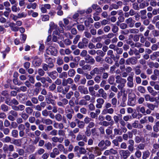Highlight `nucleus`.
<instances>
[{
	"mask_svg": "<svg viewBox=\"0 0 159 159\" xmlns=\"http://www.w3.org/2000/svg\"><path fill=\"white\" fill-rule=\"evenodd\" d=\"M106 149V147L99 148L98 146L92 147L90 148H87L86 150L89 152H93L97 156H99L102 154V151Z\"/></svg>",
	"mask_w": 159,
	"mask_h": 159,
	"instance_id": "1",
	"label": "nucleus"
},
{
	"mask_svg": "<svg viewBox=\"0 0 159 159\" xmlns=\"http://www.w3.org/2000/svg\"><path fill=\"white\" fill-rule=\"evenodd\" d=\"M65 111L67 118L70 120L72 117L73 114L74 112L73 110L70 108L69 106H67L65 109Z\"/></svg>",
	"mask_w": 159,
	"mask_h": 159,
	"instance_id": "2",
	"label": "nucleus"
},
{
	"mask_svg": "<svg viewBox=\"0 0 159 159\" xmlns=\"http://www.w3.org/2000/svg\"><path fill=\"white\" fill-rule=\"evenodd\" d=\"M74 152L80 155L85 154L86 152V149L84 147H80L77 145L75 147Z\"/></svg>",
	"mask_w": 159,
	"mask_h": 159,
	"instance_id": "3",
	"label": "nucleus"
},
{
	"mask_svg": "<svg viewBox=\"0 0 159 159\" xmlns=\"http://www.w3.org/2000/svg\"><path fill=\"white\" fill-rule=\"evenodd\" d=\"M46 52L48 55L51 54L53 56H56L57 51L56 48L52 46H50L46 50Z\"/></svg>",
	"mask_w": 159,
	"mask_h": 159,
	"instance_id": "4",
	"label": "nucleus"
},
{
	"mask_svg": "<svg viewBox=\"0 0 159 159\" xmlns=\"http://www.w3.org/2000/svg\"><path fill=\"white\" fill-rule=\"evenodd\" d=\"M117 153L118 152L116 150L113 148H111L109 149L105 150L103 154L105 156H108L111 155H116Z\"/></svg>",
	"mask_w": 159,
	"mask_h": 159,
	"instance_id": "5",
	"label": "nucleus"
},
{
	"mask_svg": "<svg viewBox=\"0 0 159 159\" xmlns=\"http://www.w3.org/2000/svg\"><path fill=\"white\" fill-rule=\"evenodd\" d=\"M120 156L124 159H126L130 156V152L129 151L126 150H121L119 152Z\"/></svg>",
	"mask_w": 159,
	"mask_h": 159,
	"instance_id": "6",
	"label": "nucleus"
},
{
	"mask_svg": "<svg viewBox=\"0 0 159 159\" xmlns=\"http://www.w3.org/2000/svg\"><path fill=\"white\" fill-rule=\"evenodd\" d=\"M42 62L41 58L37 56H35L34 58V61H33V64L34 66H39L41 64Z\"/></svg>",
	"mask_w": 159,
	"mask_h": 159,
	"instance_id": "7",
	"label": "nucleus"
},
{
	"mask_svg": "<svg viewBox=\"0 0 159 159\" xmlns=\"http://www.w3.org/2000/svg\"><path fill=\"white\" fill-rule=\"evenodd\" d=\"M97 104L96 105V107L98 108H101L104 104L105 101L103 98H99L96 100Z\"/></svg>",
	"mask_w": 159,
	"mask_h": 159,
	"instance_id": "8",
	"label": "nucleus"
},
{
	"mask_svg": "<svg viewBox=\"0 0 159 159\" xmlns=\"http://www.w3.org/2000/svg\"><path fill=\"white\" fill-rule=\"evenodd\" d=\"M59 154L60 151L57 148H55L53 149L52 152L50 153V156L51 158H54L56 156L58 155Z\"/></svg>",
	"mask_w": 159,
	"mask_h": 159,
	"instance_id": "9",
	"label": "nucleus"
},
{
	"mask_svg": "<svg viewBox=\"0 0 159 159\" xmlns=\"http://www.w3.org/2000/svg\"><path fill=\"white\" fill-rule=\"evenodd\" d=\"M78 90L81 93L84 94H87L89 93V91L87 87H84L83 86H79L78 88Z\"/></svg>",
	"mask_w": 159,
	"mask_h": 159,
	"instance_id": "10",
	"label": "nucleus"
},
{
	"mask_svg": "<svg viewBox=\"0 0 159 159\" xmlns=\"http://www.w3.org/2000/svg\"><path fill=\"white\" fill-rule=\"evenodd\" d=\"M98 92L99 93L98 96H101L104 99H106L107 98V93L105 92L102 88H100L98 90Z\"/></svg>",
	"mask_w": 159,
	"mask_h": 159,
	"instance_id": "11",
	"label": "nucleus"
},
{
	"mask_svg": "<svg viewBox=\"0 0 159 159\" xmlns=\"http://www.w3.org/2000/svg\"><path fill=\"white\" fill-rule=\"evenodd\" d=\"M73 83V80L70 78H69L67 79H64L62 80V84L64 86H66L68 84H72Z\"/></svg>",
	"mask_w": 159,
	"mask_h": 159,
	"instance_id": "12",
	"label": "nucleus"
},
{
	"mask_svg": "<svg viewBox=\"0 0 159 159\" xmlns=\"http://www.w3.org/2000/svg\"><path fill=\"white\" fill-rule=\"evenodd\" d=\"M76 139L77 141H80L83 140L85 142H87V137L85 135H83L80 133H79L77 135L76 137Z\"/></svg>",
	"mask_w": 159,
	"mask_h": 159,
	"instance_id": "13",
	"label": "nucleus"
},
{
	"mask_svg": "<svg viewBox=\"0 0 159 159\" xmlns=\"http://www.w3.org/2000/svg\"><path fill=\"white\" fill-rule=\"evenodd\" d=\"M101 72L99 68L96 67H95L90 72V74L91 75L94 76L95 74L99 75L101 74Z\"/></svg>",
	"mask_w": 159,
	"mask_h": 159,
	"instance_id": "14",
	"label": "nucleus"
},
{
	"mask_svg": "<svg viewBox=\"0 0 159 159\" xmlns=\"http://www.w3.org/2000/svg\"><path fill=\"white\" fill-rule=\"evenodd\" d=\"M114 124V121L111 120V121L108 122L106 121H103L102 122H100L99 124L100 125L107 127L109 125L112 126Z\"/></svg>",
	"mask_w": 159,
	"mask_h": 159,
	"instance_id": "15",
	"label": "nucleus"
},
{
	"mask_svg": "<svg viewBox=\"0 0 159 159\" xmlns=\"http://www.w3.org/2000/svg\"><path fill=\"white\" fill-rule=\"evenodd\" d=\"M137 60L136 58L132 57L128 58L126 60V62L127 64L129 65L130 64H134L137 63Z\"/></svg>",
	"mask_w": 159,
	"mask_h": 159,
	"instance_id": "16",
	"label": "nucleus"
},
{
	"mask_svg": "<svg viewBox=\"0 0 159 159\" xmlns=\"http://www.w3.org/2000/svg\"><path fill=\"white\" fill-rule=\"evenodd\" d=\"M47 73L48 76L53 80L55 79L58 76V74L56 71H53L50 72H48Z\"/></svg>",
	"mask_w": 159,
	"mask_h": 159,
	"instance_id": "17",
	"label": "nucleus"
},
{
	"mask_svg": "<svg viewBox=\"0 0 159 159\" xmlns=\"http://www.w3.org/2000/svg\"><path fill=\"white\" fill-rule=\"evenodd\" d=\"M52 141L54 143L59 142V143H62L64 140V138L62 137H57L56 136L52 137L51 138Z\"/></svg>",
	"mask_w": 159,
	"mask_h": 159,
	"instance_id": "18",
	"label": "nucleus"
},
{
	"mask_svg": "<svg viewBox=\"0 0 159 159\" xmlns=\"http://www.w3.org/2000/svg\"><path fill=\"white\" fill-rule=\"evenodd\" d=\"M128 81L127 84L128 86L130 88H132L133 87V78L131 76H129L127 78Z\"/></svg>",
	"mask_w": 159,
	"mask_h": 159,
	"instance_id": "19",
	"label": "nucleus"
},
{
	"mask_svg": "<svg viewBox=\"0 0 159 159\" xmlns=\"http://www.w3.org/2000/svg\"><path fill=\"white\" fill-rule=\"evenodd\" d=\"M159 57V52H154L150 56V58L152 61H154L157 59V57Z\"/></svg>",
	"mask_w": 159,
	"mask_h": 159,
	"instance_id": "20",
	"label": "nucleus"
},
{
	"mask_svg": "<svg viewBox=\"0 0 159 159\" xmlns=\"http://www.w3.org/2000/svg\"><path fill=\"white\" fill-rule=\"evenodd\" d=\"M9 26L11 28V30L14 32L17 31L19 30V28L16 26L15 24L13 23H10L9 25Z\"/></svg>",
	"mask_w": 159,
	"mask_h": 159,
	"instance_id": "21",
	"label": "nucleus"
},
{
	"mask_svg": "<svg viewBox=\"0 0 159 159\" xmlns=\"http://www.w3.org/2000/svg\"><path fill=\"white\" fill-rule=\"evenodd\" d=\"M148 90L149 92L152 96H155L158 94V92L154 90L153 88L150 86L148 87Z\"/></svg>",
	"mask_w": 159,
	"mask_h": 159,
	"instance_id": "22",
	"label": "nucleus"
},
{
	"mask_svg": "<svg viewBox=\"0 0 159 159\" xmlns=\"http://www.w3.org/2000/svg\"><path fill=\"white\" fill-rule=\"evenodd\" d=\"M75 120L77 121V126L78 127L81 129H83L85 125L84 122L82 121L79 120L77 119H76Z\"/></svg>",
	"mask_w": 159,
	"mask_h": 159,
	"instance_id": "23",
	"label": "nucleus"
},
{
	"mask_svg": "<svg viewBox=\"0 0 159 159\" xmlns=\"http://www.w3.org/2000/svg\"><path fill=\"white\" fill-rule=\"evenodd\" d=\"M42 122L43 123L47 125H50L52 123V121L49 119H44L42 118Z\"/></svg>",
	"mask_w": 159,
	"mask_h": 159,
	"instance_id": "24",
	"label": "nucleus"
},
{
	"mask_svg": "<svg viewBox=\"0 0 159 159\" xmlns=\"http://www.w3.org/2000/svg\"><path fill=\"white\" fill-rule=\"evenodd\" d=\"M149 67L152 68L155 67L156 68H158L159 67V64L157 62H154L153 61L150 62L148 64Z\"/></svg>",
	"mask_w": 159,
	"mask_h": 159,
	"instance_id": "25",
	"label": "nucleus"
},
{
	"mask_svg": "<svg viewBox=\"0 0 159 159\" xmlns=\"http://www.w3.org/2000/svg\"><path fill=\"white\" fill-rule=\"evenodd\" d=\"M132 19L131 17L125 20V22L130 27H132L134 26V23L132 22Z\"/></svg>",
	"mask_w": 159,
	"mask_h": 159,
	"instance_id": "26",
	"label": "nucleus"
},
{
	"mask_svg": "<svg viewBox=\"0 0 159 159\" xmlns=\"http://www.w3.org/2000/svg\"><path fill=\"white\" fill-rule=\"evenodd\" d=\"M45 152V150L42 148H38L35 152V155L40 156L43 154Z\"/></svg>",
	"mask_w": 159,
	"mask_h": 159,
	"instance_id": "27",
	"label": "nucleus"
},
{
	"mask_svg": "<svg viewBox=\"0 0 159 159\" xmlns=\"http://www.w3.org/2000/svg\"><path fill=\"white\" fill-rule=\"evenodd\" d=\"M135 95L133 93H129L128 95V101H135Z\"/></svg>",
	"mask_w": 159,
	"mask_h": 159,
	"instance_id": "28",
	"label": "nucleus"
},
{
	"mask_svg": "<svg viewBox=\"0 0 159 159\" xmlns=\"http://www.w3.org/2000/svg\"><path fill=\"white\" fill-rule=\"evenodd\" d=\"M37 6V4L35 2L30 3L27 5L26 8L28 9L32 8L33 9H35L36 8Z\"/></svg>",
	"mask_w": 159,
	"mask_h": 159,
	"instance_id": "29",
	"label": "nucleus"
},
{
	"mask_svg": "<svg viewBox=\"0 0 159 159\" xmlns=\"http://www.w3.org/2000/svg\"><path fill=\"white\" fill-rule=\"evenodd\" d=\"M75 74V70L72 69H70L68 72V75L69 77H73Z\"/></svg>",
	"mask_w": 159,
	"mask_h": 159,
	"instance_id": "30",
	"label": "nucleus"
},
{
	"mask_svg": "<svg viewBox=\"0 0 159 159\" xmlns=\"http://www.w3.org/2000/svg\"><path fill=\"white\" fill-rule=\"evenodd\" d=\"M27 16V13L26 12H22L17 14L18 18H25Z\"/></svg>",
	"mask_w": 159,
	"mask_h": 159,
	"instance_id": "31",
	"label": "nucleus"
},
{
	"mask_svg": "<svg viewBox=\"0 0 159 159\" xmlns=\"http://www.w3.org/2000/svg\"><path fill=\"white\" fill-rule=\"evenodd\" d=\"M144 96L145 100L147 101H150L151 102H153L155 100L154 98L151 97L150 96L149 94L144 95Z\"/></svg>",
	"mask_w": 159,
	"mask_h": 159,
	"instance_id": "32",
	"label": "nucleus"
},
{
	"mask_svg": "<svg viewBox=\"0 0 159 159\" xmlns=\"http://www.w3.org/2000/svg\"><path fill=\"white\" fill-rule=\"evenodd\" d=\"M50 26L51 30H49L48 32L51 33L52 32V30L56 29V30L57 28V25H55L53 22H51L50 24Z\"/></svg>",
	"mask_w": 159,
	"mask_h": 159,
	"instance_id": "33",
	"label": "nucleus"
},
{
	"mask_svg": "<svg viewBox=\"0 0 159 159\" xmlns=\"http://www.w3.org/2000/svg\"><path fill=\"white\" fill-rule=\"evenodd\" d=\"M21 141L20 139H15L13 141V143L18 146H21Z\"/></svg>",
	"mask_w": 159,
	"mask_h": 159,
	"instance_id": "34",
	"label": "nucleus"
},
{
	"mask_svg": "<svg viewBox=\"0 0 159 159\" xmlns=\"http://www.w3.org/2000/svg\"><path fill=\"white\" fill-rule=\"evenodd\" d=\"M44 146L48 150H50L52 148V143L49 142L46 143L44 145Z\"/></svg>",
	"mask_w": 159,
	"mask_h": 159,
	"instance_id": "35",
	"label": "nucleus"
},
{
	"mask_svg": "<svg viewBox=\"0 0 159 159\" xmlns=\"http://www.w3.org/2000/svg\"><path fill=\"white\" fill-rule=\"evenodd\" d=\"M111 105L114 107H116L117 99L116 98H113L111 99Z\"/></svg>",
	"mask_w": 159,
	"mask_h": 159,
	"instance_id": "36",
	"label": "nucleus"
},
{
	"mask_svg": "<svg viewBox=\"0 0 159 159\" xmlns=\"http://www.w3.org/2000/svg\"><path fill=\"white\" fill-rule=\"evenodd\" d=\"M114 134L116 135H120L122 133V131L121 130V129L120 128H115L114 129Z\"/></svg>",
	"mask_w": 159,
	"mask_h": 159,
	"instance_id": "37",
	"label": "nucleus"
},
{
	"mask_svg": "<svg viewBox=\"0 0 159 159\" xmlns=\"http://www.w3.org/2000/svg\"><path fill=\"white\" fill-rule=\"evenodd\" d=\"M141 17L142 19H145L147 18L146 11L143 10L140 11Z\"/></svg>",
	"mask_w": 159,
	"mask_h": 159,
	"instance_id": "38",
	"label": "nucleus"
},
{
	"mask_svg": "<svg viewBox=\"0 0 159 159\" xmlns=\"http://www.w3.org/2000/svg\"><path fill=\"white\" fill-rule=\"evenodd\" d=\"M147 106L148 108L150 109L151 110H154L155 107H158V105H156L154 104H153L151 103H148L147 104Z\"/></svg>",
	"mask_w": 159,
	"mask_h": 159,
	"instance_id": "39",
	"label": "nucleus"
},
{
	"mask_svg": "<svg viewBox=\"0 0 159 159\" xmlns=\"http://www.w3.org/2000/svg\"><path fill=\"white\" fill-rule=\"evenodd\" d=\"M11 9L12 11L13 12H16L19 11L20 9L19 7L18 8L16 5L12 6Z\"/></svg>",
	"mask_w": 159,
	"mask_h": 159,
	"instance_id": "40",
	"label": "nucleus"
},
{
	"mask_svg": "<svg viewBox=\"0 0 159 159\" xmlns=\"http://www.w3.org/2000/svg\"><path fill=\"white\" fill-rule=\"evenodd\" d=\"M102 39V38L100 36L97 37H93L92 39V41L93 43H96L100 41Z\"/></svg>",
	"mask_w": 159,
	"mask_h": 159,
	"instance_id": "41",
	"label": "nucleus"
},
{
	"mask_svg": "<svg viewBox=\"0 0 159 159\" xmlns=\"http://www.w3.org/2000/svg\"><path fill=\"white\" fill-rule=\"evenodd\" d=\"M94 89L93 86H90L89 87V90L90 95L93 96L95 94V91L94 90Z\"/></svg>",
	"mask_w": 159,
	"mask_h": 159,
	"instance_id": "42",
	"label": "nucleus"
},
{
	"mask_svg": "<svg viewBox=\"0 0 159 159\" xmlns=\"http://www.w3.org/2000/svg\"><path fill=\"white\" fill-rule=\"evenodd\" d=\"M82 69L84 70H88L90 71L91 69V66L89 64H86L82 66Z\"/></svg>",
	"mask_w": 159,
	"mask_h": 159,
	"instance_id": "43",
	"label": "nucleus"
},
{
	"mask_svg": "<svg viewBox=\"0 0 159 159\" xmlns=\"http://www.w3.org/2000/svg\"><path fill=\"white\" fill-rule=\"evenodd\" d=\"M1 109L4 112L8 111L9 109L8 107L5 104H2L1 106Z\"/></svg>",
	"mask_w": 159,
	"mask_h": 159,
	"instance_id": "44",
	"label": "nucleus"
},
{
	"mask_svg": "<svg viewBox=\"0 0 159 159\" xmlns=\"http://www.w3.org/2000/svg\"><path fill=\"white\" fill-rule=\"evenodd\" d=\"M11 134L13 137L17 138L18 136V131L16 129L13 130L11 132Z\"/></svg>",
	"mask_w": 159,
	"mask_h": 159,
	"instance_id": "45",
	"label": "nucleus"
},
{
	"mask_svg": "<svg viewBox=\"0 0 159 159\" xmlns=\"http://www.w3.org/2000/svg\"><path fill=\"white\" fill-rule=\"evenodd\" d=\"M16 152L18 153L19 155L23 156L25 153V151L22 149L17 148L16 151Z\"/></svg>",
	"mask_w": 159,
	"mask_h": 159,
	"instance_id": "46",
	"label": "nucleus"
},
{
	"mask_svg": "<svg viewBox=\"0 0 159 159\" xmlns=\"http://www.w3.org/2000/svg\"><path fill=\"white\" fill-rule=\"evenodd\" d=\"M115 78L112 76H110L108 80V83L110 84H113L115 81Z\"/></svg>",
	"mask_w": 159,
	"mask_h": 159,
	"instance_id": "47",
	"label": "nucleus"
},
{
	"mask_svg": "<svg viewBox=\"0 0 159 159\" xmlns=\"http://www.w3.org/2000/svg\"><path fill=\"white\" fill-rule=\"evenodd\" d=\"M59 75V77L60 78H66L67 77V74L66 72H63L62 73H61Z\"/></svg>",
	"mask_w": 159,
	"mask_h": 159,
	"instance_id": "48",
	"label": "nucleus"
},
{
	"mask_svg": "<svg viewBox=\"0 0 159 159\" xmlns=\"http://www.w3.org/2000/svg\"><path fill=\"white\" fill-rule=\"evenodd\" d=\"M150 152L148 151H146L143 152V159H146L149 155Z\"/></svg>",
	"mask_w": 159,
	"mask_h": 159,
	"instance_id": "49",
	"label": "nucleus"
},
{
	"mask_svg": "<svg viewBox=\"0 0 159 159\" xmlns=\"http://www.w3.org/2000/svg\"><path fill=\"white\" fill-rule=\"evenodd\" d=\"M57 63L59 66L63 64V61L62 59L60 57H58L57 59Z\"/></svg>",
	"mask_w": 159,
	"mask_h": 159,
	"instance_id": "50",
	"label": "nucleus"
},
{
	"mask_svg": "<svg viewBox=\"0 0 159 159\" xmlns=\"http://www.w3.org/2000/svg\"><path fill=\"white\" fill-rule=\"evenodd\" d=\"M11 138L9 136H6L4 138L2 139V141L3 142L8 143L11 141Z\"/></svg>",
	"mask_w": 159,
	"mask_h": 159,
	"instance_id": "51",
	"label": "nucleus"
},
{
	"mask_svg": "<svg viewBox=\"0 0 159 159\" xmlns=\"http://www.w3.org/2000/svg\"><path fill=\"white\" fill-rule=\"evenodd\" d=\"M73 94L74 93L73 91H70L69 93L66 94V97L67 99H70Z\"/></svg>",
	"mask_w": 159,
	"mask_h": 159,
	"instance_id": "52",
	"label": "nucleus"
},
{
	"mask_svg": "<svg viewBox=\"0 0 159 159\" xmlns=\"http://www.w3.org/2000/svg\"><path fill=\"white\" fill-rule=\"evenodd\" d=\"M55 118L57 121H60L62 119V116L61 114H58L55 116Z\"/></svg>",
	"mask_w": 159,
	"mask_h": 159,
	"instance_id": "53",
	"label": "nucleus"
},
{
	"mask_svg": "<svg viewBox=\"0 0 159 159\" xmlns=\"http://www.w3.org/2000/svg\"><path fill=\"white\" fill-rule=\"evenodd\" d=\"M80 36L79 35H77L76 36L75 38L74 39L73 41V43L74 44H76L80 39Z\"/></svg>",
	"mask_w": 159,
	"mask_h": 159,
	"instance_id": "54",
	"label": "nucleus"
},
{
	"mask_svg": "<svg viewBox=\"0 0 159 159\" xmlns=\"http://www.w3.org/2000/svg\"><path fill=\"white\" fill-rule=\"evenodd\" d=\"M9 114H11L15 117H17L18 116V113L14 110H12L9 112Z\"/></svg>",
	"mask_w": 159,
	"mask_h": 159,
	"instance_id": "55",
	"label": "nucleus"
},
{
	"mask_svg": "<svg viewBox=\"0 0 159 159\" xmlns=\"http://www.w3.org/2000/svg\"><path fill=\"white\" fill-rule=\"evenodd\" d=\"M42 20L43 21H46L49 20V16L48 15H44L42 16Z\"/></svg>",
	"mask_w": 159,
	"mask_h": 159,
	"instance_id": "56",
	"label": "nucleus"
},
{
	"mask_svg": "<svg viewBox=\"0 0 159 159\" xmlns=\"http://www.w3.org/2000/svg\"><path fill=\"white\" fill-rule=\"evenodd\" d=\"M111 142L108 140H106L105 141V145L103 147H106V149L107 147H109L111 146Z\"/></svg>",
	"mask_w": 159,
	"mask_h": 159,
	"instance_id": "57",
	"label": "nucleus"
},
{
	"mask_svg": "<svg viewBox=\"0 0 159 159\" xmlns=\"http://www.w3.org/2000/svg\"><path fill=\"white\" fill-rule=\"evenodd\" d=\"M79 104L80 105H86L87 104V102L85 99H82L80 101Z\"/></svg>",
	"mask_w": 159,
	"mask_h": 159,
	"instance_id": "58",
	"label": "nucleus"
},
{
	"mask_svg": "<svg viewBox=\"0 0 159 159\" xmlns=\"http://www.w3.org/2000/svg\"><path fill=\"white\" fill-rule=\"evenodd\" d=\"M115 51H116L117 53L118 54H121L123 52V49L121 48H119L117 47L115 48Z\"/></svg>",
	"mask_w": 159,
	"mask_h": 159,
	"instance_id": "59",
	"label": "nucleus"
},
{
	"mask_svg": "<svg viewBox=\"0 0 159 159\" xmlns=\"http://www.w3.org/2000/svg\"><path fill=\"white\" fill-rule=\"evenodd\" d=\"M101 77L99 75H97L94 78V80L97 83H99L101 81Z\"/></svg>",
	"mask_w": 159,
	"mask_h": 159,
	"instance_id": "60",
	"label": "nucleus"
},
{
	"mask_svg": "<svg viewBox=\"0 0 159 159\" xmlns=\"http://www.w3.org/2000/svg\"><path fill=\"white\" fill-rule=\"evenodd\" d=\"M112 27V31L114 33H116L118 31V28L117 26H116L115 25H113Z\"/></svg>",
	"mask_w": 159,
	"mask_h": 159,
	"instance_id": "61",
	"label": "nucleus"
},
{
	"mask_svg": "<svg viewBox=\"0 0 159 159\" xmlns=\"http://www.w3.org/2000/svg\"><path fill=\"white\" fill-rule=\"evenodd\" d=\"M131 119L132 117L130 115H127L124 116L123 117L124 120L125 121L130 120Z\"/></svg>",
	"mask_w": 159,
	"mask_h": 159,
	"instance_id": "62",
	"label": "nucleus"
},
{
	"mask_svg": "<svg viewBox=\"0 0 159 159\" xmlns=\"http://www.w3.org/2000/svg\"><path fill=\"white\" fill-rule=\"evenodd\" d=\"M25 111L28 114H31L33 111V110L30 107H27L25 108Z\"/></svg>",
	"mask_w": 159,
	"mask_h": 159,
	"instance_id": "63",
	"label": "nucleus"
},
{
	"mask_svg": "<svg viewBox=\"0 0 159 159\" xmlns=\"http://www.w3.org/2000/svg\"><path fill=\"white\" fill-rule=\"evenodd\" d=\"M57 147L58 149L60 152L63 151L65 149L64 146L61 144H58Z\"/></svg>",
	"mask_w": 159,
	"mask_h": 159,
	"instance_id": "64",
	"label": "nucleus"
}]
</instances>
